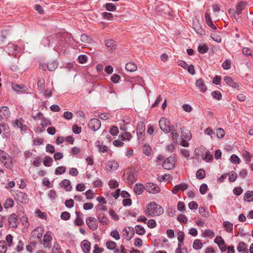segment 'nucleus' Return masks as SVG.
Returning a JSON list of instances; mask_svg holds the SVG:
<instances>
[{
    "label": "nucleus",
    "mask_w": 253,
    "mask_h": 253,
    "mask_svg": "<svg viewBox=\"0 0 253 253\" xmlns=\"http://www.w3.org/2000/svg\"><path fill=\"white\" fill-rule=\"evenodd\" d=\"M106 8L108 11H115L116 9V6L112 3H107Z\"/></svg>",
    "instance_id": "680f3d73"
},
{
    "label": "nucleus",
    "mask_w": 253,
    "mask_h": 253,
    "mask_svg": "<svg viewBox=\"0 0 253 253\" xmlns=\"http://www.w3.org/2000/svg\"><path fill=\"white\" fill-rule=\"evenodd\" d=\"M230 161L232 163L239 164L240 163V159L237 155L233 154L230 157Z\"/></svg>",
    "instance_id": "bf43d9fd"
},
{
    "label": "nucleus",
    "mask_w": 253,
    "mask_h": 253,
    "mask_svg": "<svg viewBox=\"0 0 253 253\" xmlns=\"http://www.w3.org/2000/svg\"><path fill=\"white\" fill-rule=\"evenodd\" d=\"M57 67L58 63L55 60L50 61L47 64V68L50 71H54Z\"/></svg>",
    "instance_id": "a211bd4d"
},
{
    "label": "nucleus",
    "mask_w": 253,
    "mask_h": 253,
    "mask_svg": "<svg viewBox=\"0 0 253 253\" xmlns=\"http://www.w3.org/2000/svg\"><path fill=\"white\" fill-rule=\"evenodd\" d=\"M7 250V247L4 241H0V253H5Z\"/></svg>",
    "instance_id": "79ce46f5"
},
{
    "label": "nucleus",
    "mask_w": 253,
    "mask_h": 253,
    "mask_svg": "<svg viewBox=\"0 0 253 253\" xmlns=\"http://www.w3.org/2000/svg\"><path fill=\"white\" fill-rule=\"evenodd\" d=\"M12 88L14 90L17 92H24L26 90V86L21 84H13Z\"/></svg>",
    "instance_id": "c756f323"
},
{
    "label": "nucleus",
    "mask_w": 253,
    "mask_h": 253,
    "mask_svg": "<svg viewBox=\"0 0 253 253\" xmlns=\"http://www.w3.org/2000/svg\"><path fill=\"white\" fill-rule=\"evenodd\" d=\"M147 226L151 228H155L156 226V222L154 219H150L147 222Z\"/></svg>",
    "instance_id": "338daca9"
},
{
    "label": "nucleus",
    "mask_w": 253,
    "mask_h": 253,
    "mask_svg": "<svg viewBox=\"0 0 253 253\" xmlns=\"http://www.w3.org/2000/svg\"><path fill=\"white\" fill-rule=\"evenodd\" d=\"M175 164V158L173 156H170L164 161L163 167L166 169H171L174 168Z\"/></svg>",
    "instance_id": "39448f33"
},
{
    "label": "nucleus",
    "mask_w": 253,
    "mask_h": 253,
    "mask_svg": "<svg viewBox=\"0 0 253 253\" xmlns=\"http://www.w3.org/2000/svg\"><path fill=\"white\" fill-rule=\"evenodd\" d=\"M9 224L11 227H16L17 226V218L15 214L13 213L8 217Z\"/></svg>",
    "instance_id": "dca6fc26"
},
{
    "label": "nucleus",
    "mask_w": 253,
    "mask_h": 253,
    "mask_svg": "<svg viewBox=\"0 0 253 253\" xmlns=\"http://www.w3.org/2000/svg\"><path fill=\"white\" fill-rule=\"evenodd\" d=\"M87 60V57L85 55H80L78 57L79 62L82 64L85 63Z\"/></svg>",
    "instance_id": "69168bd1"
},
{
    "label": "nucleus",
    "mask_w": 253,
    "mask_h": 253,
    "mask_svg": "<svg viewBox=\"0 0 253 253\" xmlns=\"http://www.w3.org/2000/svg\"><path fill=\"white\" fill-rule=\"evenodd\" d=\"M224 81L225 82V83L229 85L230 86L234 87V88H238L239 85L233 82L232 79L228 76H226L224 78Z\"/></svg>",
    "instance_id": "412c9836"
},
{
    "label": "nucleus",
    "mask_w": 253,
    "mask_h": 253,
    "mask_svg": "<svg viewBox=\"0 0 253 253\" xmlns=\"http://www.w3.org/2000/svg\"><path fill=\"white\" fill-rule=\"evenodd\" d=\"M188 207L191 210H196L198 207V204L195 201H192L188 204Z\"/></svg>",
    "instance_id": "052dcab7"
},
{
    "label": "nucleus",
    "mask_w": 253,
    "mask_h": 253,
    "mask_svg": "<svg viewBox=\"0 0 253 253\" xmlns=\"http://www.w3.org/2000/svg\"><path fill=\"white\" fill-rule=\"evenodd\" d=\"M203 244L199 240H196L194 241L193 247L195 250H199L202 248Z\"/></svg>",
    "instance_id": "ea45409f"
},
{
    "label": "nucleus",
    "mask_w": 253,
    "mask_h": 253,
    "mask_svg": "<svg viewBox=\"0 0 253 253\" xmlns=\"http://www.w3.org/2000/svg\"><path fill=\"white\" fill-rule=\"evenodd\" d=\"M59 185L61 187H63L67 191H70L72 189L70 181L67 179L62 180L60 183Z\"/></svg>",
    "instance_id": "ddd939ff"
},
{
    "label": "nucleus",
    "mask_w": 253,
    "mask_h": 253,
    "mask_svg": "<svg viewBox=\"0 0 253 253\" xmlns=\"http://www.w3.org/2000/svg\"><path fill=\"white\" fill-rule=\"evenodd\" d=\"M214 241L217 244L221 251H225L226 250V247L224 241L221 236H217Z\"/></svg>",
    "instance_id": "9b49d317"
},
{
    "label": "nucleus",
    "mask_w": 253,
    "mask_h": 253,
    "mask_svg": "<svg viewBox=\"0 0 253 253\" xmlns=\"http://www.w3.org/2000/svg\"><path fill=\"white\" fill-rule=\"evenodd\" d=\"M184 233L182 231H179L177 233V239L178 240L179 243H181L183 242L184 239Z\"/></svg>",
    "instance_id": "4d7b16f0"
},
{
    "label": "nucleus",
    "mask_w": 253,
    "mask_h": 253,
    "mask_svg": "<svg viewBox=\"0 0 253 253\" xmlns=\"http://www.w3.org/2000/svg\"><path fill=\"white\" fill-rule=\"evenodd\" d=\"M7 49L9 53L14 54L15 53V52L18 50V46L16 45L10 43L8 44L7 45Z\"/></svg>",
    "instance_id": "5701e85b"
},
{
    "label": "nucleus",
    "mask_w": 253,
    "mask_h": 253,
    "mask_svg": "<svg viewBox=\"0 0 253 253\" xmlns=\"http://www.w3.org/2000/svg\"><path fill=\"white\" fill-rule=\"evenodd\" d=\"M145 129V125L144 123L140 121L138 123L137 126V135L138 138L142 135H143Z\"/></svg>",
    "instance_id": "f8f14e48"
},
{
    "label": "nucleus",
    "mask_w": 253,
    "mask_h": 253,
    "mask_svg": "<svg viewBox=\"0 0 253 253\" xmlns=\"http://www.w3.org/2000/svg\"><path fill=\"white\" fill-rule=\"evenodd\" d=\"M247 5V3L245 1H240L239 2L236 6V12L238 14L241 13L242 10Z\"/></svg>",
    "instance_id": "cd10ccee"
},
{
    "label": "nucleus",
    "mask_w": 253,
    "mask_h": 253,
    "mask_svg": "<svg viewBox=\"0 0 253 253\" xmlns=\"http://www.w3.org/2000/svg\"><path fill=\"white\" fill-rule=\"evenodd\" d=\"M145 186L142 184L137 183L134 186V192L138 195L141 194L145 189Z\"/></svg>",
    "instance_id": "f3484780"
},
{
    "label": "nucleus",
    "mask_w": 253,
    "mask_h": 253,
    "mask_svg": "<svg viewBox=\"0 0 253 253\" xmlns=\"http://www.w3.org/2000/svg\"><path fill=\"white\" fill-rule=\"evenodd\" d=\"M237 250L239 252H243V253H248V250L247 249V245L242 242H241L239 243L237 247Z\"/></svg>",
    "instance_id": "4be33fe9"
},
{
    "label": "nucleus",
    "mask_w": 253,
    "mask_h": 253,
    "mask_svg": "<svg viewBox=\"0 0 253 253\" xmlns=\"http://www.w3.org/2000/svg\"><path fill=\"white\" fill-rule=\"evenodd\" d=\"M129 229L130 230V232L126 230V228H125L124 230V231L126 232V238L127 240H130L134 236V230L133 228H129Z\"/></svg>",
    "instance_id": "bb28decb"
},
{
    "label": "nucleus",
    "mask_w": 253,
    "mask_h": 253,
    "mask_svg": "<svg viewBox=\"0 0 253 253\" xmlns=\"http://www.w3.org/2000/svg\"><path fill=\"white\" fill-rule=\"evenodd\" d=\"M14 202L11 199H7L4 204V207L5 209H8L13 206Z\"/></svg>",
    "instance_id": "37998d69"
},
{
    "label": "nucleus",
    "mask_w": 253,
    "mask_h": 253,
    "mask_svg": "<svg viewBox=\"0 0 253 253\" xmlns=\"http://www.w3.org/2000/svg\"><path fill=\"white\" fill-rule=\"evenodd\" d=\"M77 218L75 221V224L78 226H81L84 224V221L81 217V214L80 212L76 211Z\"/></svg>",
    "instance_id": "72a5a7b5"
},
{
    "label": "nucleus",
    "mask_w": 253,
    "mask_h": 253,
    "mask_svg": "<svg viewBox=\"0 0 253 253\" xmlns=\"http://www.w3.org/2000/svg\"><path fill=\"white\" fill-rule=\"evenodd\" d=\"M52 239L51 233L49 231L46 232L43 236V245L44 248H49L50 247Z\"/></svg>",
    "instance_id": "9d476101"
},
{
    "label": "nucleus",
    "mask_w": 253,
    "mask_h": 253,
    "mask_svg": "<svg viewBox=\"0 0 253 253\" xmlns=\"http://www.w3.org/2000/svg\"><path fill=\"white\" fill-rule=\"evenodd\" d=\"M137 69V66L134 63L129 62L126 65V69L129 72H134L136 71Z\"/></svg>",
    "instance_id": "393cba45"
},
{
    "label": "nucleus",
    "mask_w": 253,
    "mask_h": 253,
    "mask_svg": "<svg viewBox=\"0 0 253 253\" xmlns=\"http://www.w3.org/2000/svg\"><path fill=\"white\" fill-rule=\"evenodd\" d=\"M244 199L248 202L253 201V191H248L245 194Z\"/></svg>",
    "instance_id": "f704fd0d"
},
{
    "label": "nucleus",
    "mask_w": 253,
    "mask_h": 253,
    "mask_svg": "<svg viewBox=\"0 0 253 253\" xmlns=\"http://www.w3.org/2000/svg\"><path fill=\"white\" fill-rule=\"evenodd\" d=\"M0 161L4 166L11 169L13 167V159L5 152L0 149Z\"/></svg>",
    "instance_id": "f03ea898"
},
{
    "label": "nucleus",
    "mask_w": 253,
    "mask_h": 253,
    "mask_svg": "<svg viewBox=\"0 0 253 253\" xmlns=\"http://www.w3.org/2000/svg\"><path fill=\"white\" fill-rule=\"evenodd\" d=\"M89 127L93 131L99 129L101 126L100 121L95 118L92 119L88 123Z\"/></svg>",
    "instance_id": "6e6552de"
},
{
    "label": "nucleus",
    "mask_w": 253,
    "mask_h": 253,
    "mask_svg": "<svg viewBox=\"0 0 253 253\" xmlns=\"http://www.w3.org/2000/svg\"><path fill=\"white\" fill-rule=\"evenodd\" d=\"M86 223L88 227L92 230H95L98 227V222L97 220L94 217H89L87 218Z\"/></svg>",
    "instance_id": "0eeeda50"
},
{
    "label": "nucleus",
    "mask_w": 253,
    "mask_h": 253,
    "mask_svg": "<svg viewBox=\"0 0 253 253\" xmlns=\"http://www.w3.org/2000/svg\"><path fill=\"white\" fill-rule=\"evenodd\" d=\"M119 167L118 163L115 160H110L106 163V169L109 171L117 170Z\"/></svg>",
    "instance_id": "1a4fd4ad"
},
{
    "label": "nucleus",
    "mask_w": 253,
    "mask_h": 253,
    "mask_svg": "<svg viewBox=\"0 0 253 253\" xmlns=\"http://www.w3.org/2000/svg\"><path fill=\"white\" fill-rule=\"evenodd\" d=\"M125 177H127L128 181L130 183H133L136 180L135 176L133 172H127L125 174Z\"/></svg>",
    "instance_id": "c85d7f7f"
},
{
    "label": "nucleus",
    "mask_w": 253,
    "mask_h": 253,
    "mask_svg": "<svg viewBox=\"0 0 253 253\" xmlns=\"http://www.w3.org/2000/svg\"><path fill=\"white\" fill-rule=\"evenodd\" d=\"M203 159L206 162H209L212 160L213 157L212 155H211L208 151H206V155L203 157Z\"/></svg>",
    "instance_id": "6e6d98bb"
},
{
    "label": "nucleus",
    "mask_w": 253,
    "mask_h": 253,
    "mask_svg": "<svg viewBox=\"0 0 253 253\" xmlns=\"http://www.w3.org/2000/svg\"><path fill=\"white\" fill-rule=\"evenodd\" d=\"M10 112L7 107L2 106L0 108V117L1 119H4L9 117Z\"/></svg>",
    "instance_id": "4468645a"
},
{
    "label": "nucleus",
    "mask_w": 253,
    "mask_h": 253,
    "mask_svg": "<svg viewBox=\"0 0 253 253\" xmlns=\"http://www.w3.org/2000/svg\"><path fill=\"white\" fill-rule=\"evenodd\" d=\"M205 18L206 20L207 24L212 29H216V27L215 25H214L212 23V20L211 18L210 14L208 13H205Z\"/></svg>",
    "instance_id": "b1692460"
},
{
    "label": "nucleus",
    "mask_w": 253,
    "mask_h": 253,
    "mask_svg": "<svg viewBox=\"0 0 253 253\" xmlns=\"http://www.w3.org/2000/svg\"><path fill=\"white\" fill-rule=\"evenodd\" d=\"M159 126L161 129L165 133L170 132V128L172 126L170 125V122L168 119L162 117L159 121Z\"/></svg>",
    "instance_id": "7ed1b4c3"
},
{
    "label": "nucleus",
    "mask_w": 253,
    "mask_h": 253,
    "mask_svg": "<svg viewBox=\"0 0 253 253\" xmlns=\"http://www.w3.org/2000/svg\"><path fill=\"white\" fill-rule=\"evenodd\" d=\"M52 162L53 160L51 157L46 156L43 161V165L46 167H49L50 166V164Z\"/></svg>",
    "instance_id": "603ef678"
},
{
    "label": "nucleus",
    "mask_w": 253,
    "mask_h": 253,
    "mask_svg": "<svg viewBox=\"0 0 253 253\" xmlns=\"http://www.w3.org/2000/svg\"><path fill=\"white\" fill-rule=\"evenodd\" d=\"M164 211L163 208L155 202L148 203L145 211V214L150 216L160 215Z\"/></svg>",
    "instance_id": "f257e3e1"
},
{
    "label": "nucleus",
    "mask_w": 253,
    "mask_h": 253,
    "mask_svg": "<svg viewBox=\"0 0 253 253\" xmlns=\"http://www.w3.org/2000/svg\"><path fill=\"white\" fill-rule=\"evenodd\" d=\"M191 137V133L188 130H182L181 131V137L182 139L190 140Z\"/></svg>",
    "instance_id": "a878e982"
},
{
    "label": "nucleus",
    "mask_w": 253,
    "mask_h": 253,
    "mask_svg": "<svg viewBox=\"0 0 253 253\" xmlns=\"http://www.w3.org/2000/svg\"><path fill=\"white\" fill-rule=\"evenodd\" d=\"M223 226L228 232H231L233 230V224L229 221H224L223 222Z\"/></svg>",
    "instance_id": "c9c22d12"
},
{
    "label": "nucleus",
    "mask_w": 253,
    "mask_h": 253,
    "mask_svg": "<svg viewBox=\"0 0 253 253\" xmlns=\"http://www.w3.org/2000/svg\"><path fill=\"white\" fill-rule=\"evenodd\" d=\"M60 217L62 219L68 220L70 217V214L68 212L64 211L61 213Z\"/></svg>",
    "instance_id": "e2e57ef3"
},
{
    "label": "nucleus",
    "mask_w": 253,
    "mask_h": 253,
    "mask_svg": "<svg viewBox=\"0 0 253 253\" xmlns=\"http://www.w3.org/2000/svg\"><path fill=\"white\" fill-rule=\"evenodd\" d=\"M122 140H130L131 138V135L130 132L125 131V133L122 134L119 136Z\"/></svg>",
    "instance_id": "473e14b6"
},
{
    "label": "nucleus",
    "mask_w": 253,
    "mask_h": 253,
    "mask_svg": "<svg viewBox=\"0 0 253 253\" xmlns=\"http://www.w3.org/2000/svg\"><path fill=\"white\" fill-rule=\"evenodd\" d=\"M134 230L137 234L140 235H143L145 233V230L144 227L140 225H136Z\"/></svg>",
    "instance_id": "2f4dec72"
},
{
    "label": "nucleus",
    "mask_w": 253,
    "mask_h": 253,
    "mask_svg": "<svg viewBox=\"0 0 253 253\" xmlns=\"http://www.w3.org/2000/svg\"><path fill=\"white\" fill-rule=\"evenodd\" d=\"M81 41L85 43H89L91 42V39L86 35L83 34L81 37Z\"/></svg>",
    "instance_id": "864d4df0"
},
{
    "label": "nucleus",
    "mask_w": 253,
    "mask_h": 253,
    "mask_svg": "<svg viewBox=\"0 0 253 253\" xmlns=\"http://www.w3.org/2000/svg\"><path fill=\"white\" fill-rule=\"evenodd\" d=\"M37 85L39 90L42 91L44 88V80L42 78L40 79L38 81Z\"/></svg>",
    "instance_id": "a19ab883"
},
{
    "label": "nucleus",
    "mask_w": 253,
    "mask_h": 253,
    "mask_svg": "<svg viewBox=\"0 0 253 253\" xmlns=\"http://www.w3.org/2000/svg\"><path fill=\"white\" fill-rule=\"evenodd\" d=\"M211 38L212 39L217 42H220L221 38L219 33L215 32L211 34Z\"/></svg>",
    "instance_id": "4c0bfd02"
},
{
    "label": "nucleus",
    "mask_w": 253,
    "mask_h": 253,
    "mask_svg": "<svg viewBox=\"0 0 253 253\" xmlns=\"http://www.w3.org/2000/svg\"><path fill=\"white\" fill-rule=\"evenodd\" d=\"M52 253H61L60 248L58 244H54L52 249Z\"/></svg>",
    "instance_id": "774afa93"
},
{
    "label": "nucleus",
    "mask_w": 253,
    "mask_h": 253,
    "mask_svg": "<svg viewBox=\"0 0 253 253\" xmlns=\"http://www.w3.org/2000/svg\"><path fill=\"white\" fill-rule=\"evenodd\" d=\"M144 153L147 156H150L152 153V149L149 146L147 145L146 144L144 146Z\"/></svg>",
    "instance_id": "3c124183"
},
{
    "label": "nucleus",
    "mask_w": 253,
    "mask_h": 253,
    "mask_svg": "<svg viewBox=\"0 0 253 253\" xmlns=\"http://www.w3.org/2000/svg\"><path fill=\"white\" fill-rule=\"evenodd\" d=\"M170 129V132H171V135L172 139L174 141H176V140L177 139V137L178 136V135L177 134V132L176 129H175L174 126H172V127H171Z\"/></svg>",
    "instance_id": "e433bc0d"
},
{
    "label": "nucleus",
    "mask_w": 253,
    "mask_h": 253,
    "mask_svg": "<svg viewBox=\"0 0 253 253\" xmlns=\"http://www.w3.org/2000/svg\"><path fill=\"white\" fill-rule=\"evenodd\" d=\"M216 134L218 138H223L225 135L224 130L221 128H218L216 131Z\"/></svg>",
    "instance_id": "de8ad7c7"
},
{
    "label": "nucleus",
    "mask_w": 253,
    "mask_h": 253,
    "mask_svg": "<svg viewBox=\"0 0 253 253\" xmlns=\"http://www.w3.org/2000/svg\"><path fill=\"white\" fill-rule=\"evenodd\" d=\"M212 96L216 99L219 100L221 99V94L219 91H214L211 93Z\"/></svg>",
    "instance_id": "13d9d810"
},
{
    "label": "nucleus",
    "mask_w": 253,
    "mask_h": 253,
    "mask_svg": "<svg viewBox=\"0 0 253 253\" xmlns=\"http://www.w3.org/2000/svg\"><path fill=\"white\" fill-rule=\"evenodd\" d=\"M32 238L34 239V242H39L42 236V228H37L34 230L31 234Z\"/></svg>",
    "instance_id": "423d86ee"
},
{
    "label": "nucleus",
    "mask_w": 253,
    "mask_h": 253,
    "mask_svg": "<svg viewBox=\"0 0 253 253\" xmlns=\"http://www.w3.org/2000/svg\"><path fill=\"white\" fill-rule=\"evenodd\" d=\"M195 85L202 92H205L207 89L204 81L201 79H198L196 81Z\"/></svg>",
    "instance_id": "2eb2a0df"
},
{
    "label": "nucleus",
    "mask_w": 253,
    "mask_h": 253,
    "mask_svg": "<svg viewBox=\"0 0 253 253\" xmlns=\"http://www.w3.org/2000/svg\"><path fill=\"white\" fill-rule=\"evenodd\" d=\"M81 245L83 250L85 253H88L89 252L90 249V244L88 241L86 240H84L82 242Z\"/></svg>",
    "instance_id": "6ab92c4d"
},
{
    "label": "nucleus",
    "mask_w": 253,
    "mask_h": 253,
    "mask_svg": "<svg viewBox=\"0 0 253 253\" xmlns=\"http://www.w3.org/2000/svg\"><path fill=\"white\" fill-rule=\"evenodd\" d=\"M116 243L115 242L109 241L106 243L107 248L111 250H114L116 247Z\"/></svg>",
    "instance_id": "a18cd8bd"
},
{
    "label": "nucleus",
    "mask_w": 253,
    "mask_h": 253,
    "mask_svg": "<svg viewBox=\"0 0 253 253\" xmlns=\"http://www.w3.org/2000/svg\"><path fill=\"white\" fill-rule=\"evenodd\" d=\"M105 45L109 50H113L116 46V42L112 40H107L105 41Z\"/></svg>",
    "instance_id": "aec40b11"
},
{
    "label": "nucleus",
    "mask_w": 253,
    "mask_h": 253,
    "mask_svg": "<svg viewBox=\"0 0 253 253\" xmlns=\"http://www.w3.org/2000/svg\"><path fill=\"white\" fill-rule=\"evenodd\" d=\"M198 51L201 53H205L207 52L208 48L206 45H199L198 48Z\"/></svg>",
    "instance_id": "5fc2aeb1"
},
{
    "label": "nucleus",
    "mask_w": 253,
    "mask_h": 253,
    "mask_svg": "<svg viewBox=\"0 0 253 253\" xmlns=\"http://www.w3.org/2000/svg\"><path fill=\"white\" fill-rule=\"evenodd\" d=\"M243 156L246 161L250 162L252 156L247 151L244 152Z\"/></svg>",
    "instance_id": "0e129e2a"
},
{
    "label": "nucleus",
    "mask_w": 253,
    "mask_h": 253,
    "mask_svg": "<svg viewBox=\"0 0 253 253\" xmlns=\"http://www.w3.org/2000/svg\"><path fill=\"white\" fill-rule=\"evenodd\" d=\"M205 171L203 169H199L196 173V177L198 179H201L205 177Z\"/></svg>",
    "instance_id": "58836bf2"
},
{
    "label": "nucleus",
    "mask_w": 253,
    "mask_h": 253,
    "mask_svg": "<svg viewBox=\"0 0 253 253\" xmlns=\"http://www.w3.org/2000/svg\"><path fill=\"white\" fill-rule=\"evenodd\" d=\"M204 237H208L212 238L214 237L215 234L212 230H206L204 233Z\"/></svg>",
    "instance_id": "49530a36"
},
{
    "label": "nucleus",
    "mask_w": 253,
    "mask_h": 253,
    "mask_svg": "<svg viewBox=\"0 0 253 253\" xmlns=\"http://www.w3.org/2000/svg\"><path fill=\"white\" fill-rule=\"evenodd\" d=\"M98 220L99 222L102 223L103 224H107L108 223V218L105 216L103 213L99 214L97 217Z\"/></svg>",
    "instance_id": "7c9ffc66"
},
{
    "label": "nucleus",
    "mask_w": 253,
    "mask_h": 253,
    "mask_svg": "<svg viewBox=\"0 0 253 253\" xmlns=\"http://www.w3.org/2000/svg\"><path fill=\"white\" fill-rule=\"evenodd\" d=\"M66 171V168L64 167H59L56 169L55 170V173L56 175L61 174L64 173Z\"/></svg>",
    "instance_id": "8fccbe9b"
},
{
    "label": "nucleus",
    "mask_w": 253,
    "mask_h": 253,
    "mask_svg": "<svg viewBox=\"0 0 253 253\" xmlns=\"http://www.w3.org/2000/svg\"><path fill=\"white\" fill-rule=\"evenodd\" d=\"M145 189L153 194H157L161 191L160 188L157 184L150 182L146 184Z\"/></svg>",
    "instance_id": "20e7f679"
},
{
    "label": "nucleus",
    "mask_w": 253,
    "mask_h": 253,
    "mask_svg": "<svg viewBox=\"0 0 253 253\" xmlns=\"http://www.w3.org/2000/svg\"><path fill=\"white\" fill-rule=\"evenodd\" d=\"M110 235L113 238H114L116 240H118L120 239V235L119 232L116 229L113 230L111 232Z\"/></svg>",
    "instance_id": "c03bdc74"
},
{
    "label": "nucleus",
    "mask_w": 253,
    "mask_h": 253,
    "mask_svg": "<svg viewBox=\"0 0 253 253\" xmlns=\"http://www.w3.org/2000/svg\"><path fill=\"white\" fill-rule=\"evenodd\" d=\"M237 177V173L234 171H232L229 173V180L230 182H234Z\"/></svg>",
    "instance_id": "09e8293b"
}]
</instances>
